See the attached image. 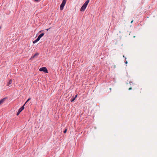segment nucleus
Masks as SVG:
<instances>
[{"label":"nucleus","mask_w":157,"mask_h":157,"mask_svg":"<svg viewBox=\"0 0 157 157\" xmlns=\"http://www.w3.org/2000/svg\"><path fill=\"white\" fill-rule=\"evenodd\" d=\"M89 2V0H87L85 2L80 9V11H83L85 10Z\"/></svg>","instance_id":"1"},{"label":"nucleus","mask_w":157,"mask_h":157,"mask_svg":"<svg viewBox=\"0 0 157 157\" xmlns=\"http://www.w3.org/2000/svg\"><path fill=\"white\" fill-rule=\"evenodd\" d=\"M66 1H67V0H63L62 3L60 6V10H62L63 9L64 6L65 5V4L66 2Z\"/></svg>","instance_id":"2"},{"label":"nucleus","mask_w":157,"mask_h":157,"mask_svg":"<svg viewBox=\"0 0 157 157\" xmlns=\"http://www.w3.org/2000/svg\"><path fill=\"white\" fill-rule=\"evenodd\" d=\"M40 71H43L45 73H48V71L47 70L46 68L45 67L40 68Z\"/></svg>","instance_id":"3"},{"label":"nucleus","mask_w":157,"mask_h":157,"mask_svg":"<svg viewBox=\"0 0 157 157\" xmlns=\"http://www.w3.org/2000/svg\"><path fill=\"white\" fill-rule=\"evenodd\" d=\"M24 105L21 106L18 110V111L17 114V115H18L19 113L24 109Z\"/></svg>","instance_id":"4"},{"label":"nucleus","mask_w":157,"mask_h":157,"mask_svg":"<svg viewBox=\"0 0 157 157\" xmlns=\"http://www.w3.org/2000/svg\"><path fill=\"white\" fill-rule=\"evenodd\" d=\"M39 55V54L38 53H36L32 57L31 59L36 58L37 56Z\"/></svg>","instance_id":"5"},{"label":"nucleus","mask_w":157,"mask_h":157,"mask_svg":"<svg viewBox=\"0 0 157 157\" xmlns=\"http://www.w3.org/2000/svg\"><path fill=\"white\" fill-rule=\"evenodd\" d=\"M39 40V35L38 36L37 38L33 41V44H35Z\"/></svg>","instance_id":"6"},{"label":"nucleus","mask_w":157,"mask_h":157,"mask_svg":"<svg viewBox=\"0 0 157 157\" xmlns=\"http://www.w3.org/2000/svg\"><path fill=\"white\" fill-rule=\"evenodd\" d=\"M12 79H10L9 81V82H7V85L8 86H10V85L12 84Z\"/></svg>","instance_id":"7"},{"label":"nucleus","mask_w":157,"mask_h":157,"mask_svg":"<svg viewBox=\"0 0 157 157\" xmlns=\"http://www.w3.org/2000/svg\"><path fill=\"white\" fill-rule=\"evenodd\" d=\"M77 95H76L75 97H74V98H71V101L72 102V101H73L75 99V98H77Z\"/></svg>","instance_id":"8"},{"label":"nucleus","mask_w":157,"mask_h":157,"mask_svg":"<svg viewBox=\"0 0 157 157\" xmlns=\"http://www.w3.org/2000/svg\"><path fill=\"white\" fill-rule=\"evenodd\" d=\"M5 100V98H3L0 100V105L2 103H3Z\"/></svg>","instance_id":"9"},{"label":"nucleus","mask_w":157,"mask_h":157,"mask_svg":"<svg viewBox=\"0 0 157 157\" xmlns=\"http://www.w3.org/2000/svg\"><path fill=\"white\" fill-rule=\"evenodd\" d=\"M44 33H41L40 34V39L44 36Z\"/></svg>","instance_id":"10"},{"label":"nucleus","mask_w":157,"mask_h":157,"mask_svg":"<svg viewBox=\"0 0 157 157\" xmlns=\"http://www.w3.org/2000/svg\"><path fill=\"white\" fill-rule=\"evenodd\" d=\"M30 100V98H29L27 100V101H26V102L25 103V104L24 105H25V104L27 102H28V101H29Z\"/></svg>","instance_id":"11"},{"label":"nucleus","mask_w":157,"mask_h":157,"mask_svg":"<svg viewBox=\"0 0 157 157\" xmlns=\"http://www.w3.org/2000/svg\"><path fill=\"white\" fill-rule=\"evenodd\" d=\"M67 131V129H65V130L63 132H64V133H66V132Z\"/></svg>","instance_id":"12"},{"label":"nucleus","mask_w":157,"mask_h":157,"mask_svg":"<svg viewBox=\"0 0 157 157\" xmlns=\"http://www.w3.org/2000/svg\"><path fill=\"white\" fill-rule=\"evenodd\" d=\"M125 64H127V61H125Z\"/></svg>","instance_id":"13"},{"label":"nucleus","mask_w":157,"mask_h":157,"mask_svg":"<svg viewBox=\"0 0 157 157\" xmlns=\"http://www.w3.org/2000/svg\"><path fill=\"white\" fill-rule=\"evenodd\" d=\"M132 89V88L131 87H130L129 88V90H131Z\"/></svg>","instance_id":"14"},{"label":"nucleus","mask_w":157,"mask_h":157,"mask_svg":"<svg viewBox=\"0 0 157 157\" xmlns=\"http://www.w3.org/2000/svg\"><path fill=\"white\" fill-rule=\"evenodd\" d=\"M39 0H35V1L36 2H38Z\"/></svg>","instance_id":"15"},{"label":"nucleus","mask_w":157,"mask_h":157,"mask_svg":"<svg viewBox=\"0 0 157 157\" xmlns=\"http://www.w3.org/2000/svg\"><path fill=\"white\" fill-rule=\"evenodd\" d=\"M133 22V21H131V23H132Z\"/></svg>","instance_id":"16"},{"label":"nucleus","mask_w":157,"mask_h":157,"mask_svg":"<svg viewBox=\"0 0 157 157\" xmlns=\"http://www.w3.org/2000/svg\"><path fill=\"white\" fill-rule=\"evenodd\" d=\"M1 26H0V29H1Z\"/></svg>","instance_id":"17"},{"label":"nucleus","mask_w":157,"mask_h":157,"mask_svg":"<svg viewBox=\"0 0 157 157\" xmlns=\"http://www.w3.org/2000/svg\"><path fill=\"white\" fill-rule=\"evenodd\" d=\"M123 57H124V56H123Z\"/></svg>","instance_id":"18"},{"label":"nucleus","mask_w":157,"mask_h":157,"mask_svg":"<svg viewBox=\"0 0 157 157\" xmlns=\"http://www.w3.org/2000/svg\"><path fill=\"white\" fill-rule=\"evenodd\" d=\"M41 31H40V32H41Z\"/></svg>","instance_id":"19"}]
</instances>
